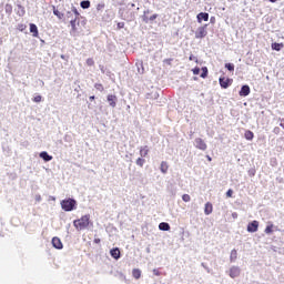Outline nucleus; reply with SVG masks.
I'll return each mask as SVG.
<instances>
[{
	"label": "nucleus",
	"mask_w": 284,
	"mask_h": 284,
	"mask_svg": "<svg viewBox=\"0 0 284 284\" xmlns=\"http://www.w3.org/2000/svg\"><path fill=\"white\" fill-rule=\"evenodd\" d=\"M192 72H193V74L199 75V74H201V68L195 67L194 69H192Z\"/></svg>",
	"instance_id": "nucleus-36"
},
{
	"label": "nucleus",
	"mask_w": 284,
	"mask_h": 284,
	"mask_svg": "<svg viewBox=\"0 0 284 284\" xmlns=\"http://www.w3.org/2000/svg\"><path fill=\"white\" fill-rule=\"evenodd\" d=\"M90 225V214L83 215L78 220L73 221V227L81 232V230H85Z\"/></svg>",
	"instance_id": "nucleus-2"
},
{
	"label": "nucleus",
	"mask_w": 284,
	"mask_h": 284,
	"mask_svg": "<svg viewBox=\"0 0 284 284\" xmlns=\"http://www.w3.org/2000/svg\"><path fill=\"white\" fill-rule=\"evenodd\" d=\"M236 256H237L236 250H232L231 251V261H235Z\"/></svg>",
	"instance_id": "nucleus-35"
},
{
	"label": "nucleus",
	"mask_w": 284,
	"mask_h": 284,
	"mask_svg": "<svg viewBox=\"0 0 284 284\" xmlns=\"http://www.w3.org/2000/svg\"><path fill=\"white\" fill-rule=\"evenodd\" d=\"M268 1H271V3H276L277 0H268Z\"/></svg>",
	"instance_id": "nucleus-47"
},
{
	"label": "nucleus",
	"mask_w": 284,
	"mask_h": 284,
	"mask_svg": "<svg viewBox=\"0 0 284 284\" xmlns=\"http://www.w3.org/2000/svg\"><path fill=\"white\" fill-rule=\"evenodd\" d=\"M103 8H105V4L103 3H100L97 6V10H103Z\"/></svg>",
	"instance_id": "nucleus-41"
},
{
	"label": "nucleus",
	"mask_w": 284,
	"mask_h": 284,
	"mask_svg": "<svg viewBox=\"0 0 284 284\" xmlns=\"http://www.w3.org/2000/svg\"><path fill=\"white\" fill-rule=\"evenodd\" d=\"M110 254L112 258H115V261H119V258H121V251L119 250V247L112 248L110 251Z\"/></svg>",
	"instance_id": "nucleus-13"
},
{
	"label": "nucleus",
	"mask_w": 284,
	"mask_h": 284,
	"mask_svg": "<svg viewBox=\"0 0 284 284\" xmlns=\"http://www.w3.org/2000/svg\"><path fill=\"white\" fill-rule=\"evenodd\" d=\"M60 205L64 212H72L77 210V200L69 197V199L62 200Z\"/></svg>",
	"instance_id": "nucleus-3"
},
{
	"label": "nucleus",
	"mask_w": 284,
	"mask_h": 284,
	"mask_svg": "<svg viewBox=\"0 0 284 284\" xmlns=\"http://www.w3.org/2000/svg\"><path fill=\"white\" fill-rule=\"evenodd\" d=\"M135 163H136V165H139V168H143V165H145V159L138 158Z\"/></svg>",
	"instance_id": "nucleus-26"
},
{
	"label": "nucleus",
	"mask_w": 284,
	"mask_h": 284,
	"mask_svg": "<svg viewBox=\"0 0 284 284\" xmlns=\"http://www.w3.org/2000/svg\"><path fill=\"white\" fill-rule=\"evenodd\" d=\"M89 99L90 101H94V95H91Z\"/></svg>",
	"instance_id": "nucleus-45"
},
{
	"label": "nucleus",
	"mask_w": 284,
	"mask_h": 284,
	"mask_svg": "<svg viewBox=\"0 0 284 284\" xmlns=\"http://www.w3.org/2000/svg\"><path fill=\"white\" fill-rule=\"evenodd\" d=\"M232 194H234V191L232 189H230L227 192H226V196L229 199H232Z\"/></svg>",
	"instance_id": "nucleus-38"
},
{
	"label": "nucleus",
	"mask_w": 284,
	"mask_h": 284,
	"mask_svg": "<svg viewBox=\"0 0 284 284\" xmlns=\"http://www.w3.org/2000/svg\"><path fill=\"white\" fill-rule=\"evenodd\" d=\"M94 88H95V90H98L99 92H103V90H105V88H103V84H101V83H95V84H94Z\"/></svg>",
	"instance_id": "nucleus-31"
},
{
	"label": "nucleus",
	"mask_w": 284,
	"mask_h": 284,
	"mask_svg": "<svg viewBox=\"0 0 284 284\" xmlns=\"http://www.w3.org/2000/svg\"><path fill=\"white\" fill-rule=\"evenodd\" d=\"M41 95H36L34 98H33V101H34V103H41Z\"/></svg>",
	"instance_id": "nucleus-37"
},
{
	"label": "nucleus",
	"mask_w": 284,
	"mask_h": 284,
	"mask_svg": "<svg viewBox=\"0 0 284 284\" xmlns=\"http://www.w3.org/2000/svg\"><path fill=\"white\" fill-rule=\"evenodd\" d=\"M159 230H162V232H169L170 224L165 223V222H162V223L159 224Z\"/></svg>",
	"instance_id": "nucleus-22"
},
{
	"label": "nucleus",
	"mask_w": 284,
	"mask_h": 284,
	"mask_svg": "<svg viewBox=\"0 0 284 284\" xmlns=\"http://www.w3.org/2000/svg\"><path fill=\"white\" fill-rule=\"evenodd\" d=\"M206 28L207 26L197 28V30L195 31V39H205V37H207Z\"/></svg>",
	"instance_id": "nucleus-5"
},
{
	"label": "nucleus",
	"mask_w": 284,
	"mask_h": 284,
	"mask_svg": "<svg viewBox=\"0 0 284 284\" xmlns=\"http://www.w3.org/2000/svg\"><path fill=\"white\" fill-rule=\"evenodd\" d=\"M189 59H190V61H192V55Z\"/></svg>",
	"instance_id": "nucleus-49"
},
{
	"label": "nucleus",
	"mask_w": 284,
	"mask_h": 284,
	"mask_svg": "<svg viewBox=\"0 0 284 284\" xmlns=\"http://www.w3.org/2000/svg\"><path fill=\"white\" fill-rule=\"evenodd\" d=\"M148 14H150V10L143 11L142 21L144 23L156 21V19H159V14H156V13L152 14L151 17H148Z\"/></svg>",
	"instance_id": "nucleus-4"
},
{
	"label": "nucleus",
	"mask_w": 284,
	"mask_h": 284,
	"mask_svg": "<svg viewBox=\"0 0 284 284\" xmlns=\"http://www.w3.org/2000/svg\"><path fill=\"white\" fill-rule=\"evenodd\" d=\"M229 276L231 278H236V277L241 276V268L239 266L231 267L229 271Z\"/></svg>",
	"instance_id": "nucleus-7"
},
{
	"label": "nucleus",
	"mask_w": 284,
	"mask_h": 284,
	"mask_svg": "<svg viewBox=\"0 0 284 284\" xmlns=\"http://www.w3.org/2000/svg\"><path fill=\"white\" fill-rule=\"evenodd\" d=\"M282 122H284V119L282 120Z\"/></svg>",
	"instance_id": "nucleus-52"
},
{
	"label": "nucleus",
	"mask_w": 284,
	"mask_h": 284,
	"mask_svg": "<svg viewBox=\"0 0 284 284\" xmlns=\"http://www.w3.org/2000/svg\"><path fill=\"white\" fill-rule=\"evenodd\" d=\"M4 10H6L7 14H12V4L7 3L4 6Z\"/></svg>",
	"instance_id": "nucleus-29"
},
{
	"label": "nucleus",
	"mask_w": 284,
	"mask_h": 284,
	"mask_svg": "<svg viewBox=\"0 0 284 284\" xmlns=\"http://www.w3.org/2000/svg\"><path fill=\"white\" fill-rule=\"evenodd\" d=\"M26 28H28V26H26L24 23L18 24V30H19L20 32H23V31L26 30Z\"/></svg>",
	"instance_id": "nucleus-34"
},
{
	"label": "nucleus",
	"mask_w": 284,
	"mask_h": 284,
	"mask_svg": "<svg viewBox=\"0 0 284 284\" xmlns=\"http://www.w3.org/2000/svg\"><path fill=\"white\" fill-rule=\"evenodd\" d=\"M207 73H209V71H207V67H203L202 68V73H201V78L202 79H207Z\"/></svg>",
	"instance_id": "nucleus-28"
},
{
	"label": "nucleus",
	"mask_w": 284,
	"mask_h": 284,
	"mask_svg": "<svg viewBox=\"0 0 284 284\" xmlns=\"http://www.w3.org/2000/svg\"><path fill=\"white\" fill-rule=\"evenodd\" d=\"M61 59H64V57H63V55H61Z\"/></svg>",
	"instance_id": "nucleus-51"
},
{
	"label": "nucleus",
	"mask_w": 284,
	"mask_h": 284,
	"mask_svg": "<svg viewBox=\"0 0 284 284\" xmlns=\"http://www.w3.org/2000/svg\"><path fill=\"white\" fill-rule=\"evenodd\" d=\"M207 161H212V156L206 155Z\"/></svg>",
	"instance_id": "nucleus-44"
},
{
	"label": "nucleus",
	"mask_w": 284,
	"mask_h": 284,
	"mask_svg": "<svg viewBox=\"0 0 284 284\" xmlns=\"http://www.w3.org/2000/svg\"><path fill=\"white\" fill-rule=\"evenodd\" d=\"M265 234H272L274 232V224L270 223L264 230Z\"/></svg>",
	"instance_id": "nucleus-24"
},
{
	"label": "nucleus",
	"mask_w": 284,
	"mask_h": 284,
	"mask_svg": "<svg viewBox=\"0 0 284 284\" xmlns=\"http://www.w3.org/2000/svg\"><path fill=\"white\" fill-rule=\"evenodd\" d=\"M271 48H272V50H275L276 52H281V50H283V43L274 42V43H272Z\"/></svg>",
	"instance_id": "nucleus-21"
},
{
	"label": "nucleus",
	"mask_w": 284,
	"mask_h": 284,
	"mask_svg": "<svg viewBox=\"0 0 284 284\" xmlns=\"http://www.w3.org/2000/svg\"><path fill=\"white\" fill-rule=\"evenodd\" d=\"M244 139H246V141H252L254 139V132H252L251 130H246L244 132Z\"/></svg>",
	"instance_id": "nucleus-19"
},
{
	"label": "nucleus",
	"mask_w": 284,
	"mask_h": 284,
	"mask_svg": "<svg viewBox=\"0 0 284 284\" xmlns=\"http://www.w3.org/2000/svg\"><path fill=\"white\" fill-rule=\"evenodd\" d=\"M122 28H125V22L118 23V30H122Z\"/></svg>",
	"instance_id": "nucleus-39"
},
{
	"label": "nucleus",
	"mask_w": 284,
	"mask_h": 284,
	"mask_svg": "<svg viewBox=\"0 0 284 284\" xmlns=\"http://www.w3.org/2000/svg\"><path fill=\"white\" fill-rule=\"evenodd\" d=\"M164 63H168V65H172V59H165Z\"/></svg>",
	"instance_id": "nucleus-42"
},
{
	"label": "nucleus",
	"mask_w": 284,
	"mask_h": 284,
	"mask_svg": "<svg viewBox=\"0 0 284 284\" xmlns=\"http://www.w3.org/2000/svg\"><path fill=\"white\" fill-rule=\"evenodd\" d=\"M160 170L162 174H168V170H170V165H168V162L162 161L160 165Z\"/></svg>",
	"instance_id": "nucleus-18"
},
{
	"label": "nucleus",
	"mask_w": 284,
	"mask_h": 284,
	"mask_svg": "<svg viewBox=\"0 0 284 284\" xmlns=\"http://www.w3.org/2000/svg\"><path fill=\"white\" fill-rule=\"evenodd\" d=\"M247 232H251V233L258 232V221L254 220L253 222L248 223Z\"/></svg>",
	"instance_id": "nucleus-9"
},
{
	"label": "nucleus",
	"mask_w": 284,
	"mask_h": 284,
	"mask_svg": "<svg viewBox=\"0 0 284 284\" xmlns=\"http://www.w3.org/2000/svg\"><path fill=\"white\" fill-rule=\"evenodd\" d=\"M233 219H236V216H239L236 213L232 214Z\"/></svg>",
	"instance_id": "nucleus-46"
},
{
	"label": "nucleus",
	"mask_w": 284,
	"mask_h": 284,
	"mask_svg": "<svg viewBox=\"0 0 284 284\" xmlns=\"http://www.w3.org/2000/svg\"><path fill=\"white\" fill-rule=\"evenodd\" d=\"M132 276H133V278H135L136 281H139V278H141V270H139V268H133V271H132Z\"/></svg>",
	"instance_id": "nucleus-23"
},
{
	"label": "nucleus",
	"mask_w": 284,
	"mask_h": 284,
	"mask_svg": "<svg viewBox=\"0 0 284 284\" xmlns=\"http://www.w3.org/2000/svg\"><path fill=\"white\" fill-rule=\"evenodd\" d=\"M150 154V146L144 145L140 148V156L142 159H145V156H148Z\"/></svg>",
	"instance_id": "nucleus-12"
},
{
	"label": "nucleus",
	"mask_w": 284,
	"mask_h": 284,
	"mask_svg": "<svg viewBox=\"0 0 284 284\" xmlns=\"http://www.w3.org/2000/svg\"><path fill=\"white\" fill-rule=\"evenodd\" d=\"M52 245L55 247V250H63V243L61 242V239L53 237L52 239Z\"/></svg>",
	"instance_id": "nucleus-10"
},
{
	"label": "nucleus",
	"mask_w": 284,
	"mask_h": 284,
	"mask_svg": "<svg viewBox=\"0 0 284 284\" xmlns=\"http://www.w3.org/2000/svg\"><path fill=\"white\" fill-rule=\"evenodd\" d=\"M250 85H243L240 90V97H250Z\"/></svg>",
	"instance_id": "nucleus-16"
},
{
	"label": "nucleus",
	"mask_w": 284,
	"mask_h": 284,
	"mask_svg": "<svg viewBox=\"0 0 284 284\" xmlns=\"http://www.w3.org/2000/svg\"><path fill=\"white\" fill-rule=\"evenodd\" d=\"M153 274L154 276H161V272L159 271V268H154Z\"/></svg>",
	"instance_id": "nucleus-40"
},
{
	"label": "nucleus",
	"mask_w": 284,
	"mask_h": 284,
	"mask_svg": "<svg viewBox=\"0 0 284 284\" xmlns=\"http://www.w3.org/2000/svg\"><path fill=\"white\" fill-rule=\"evenodd\" d=\"M53 14L55 17H58V19H62L63 18V13L61 11H59V9H57V7L53 6Z\"/></svg>",
	"instance_id": "nucleus-25"
},
{
	"label": "nucleus",
	"mask_w": 284,
	"mask_h": 284,
	"mask_svg": "<svg viewBox=\"0 0 284 284\" xmlns=\"http://www.w3.org/2000/svg\"><path fill=\"white\" fill-rule=\"evenodd\" d=\"M197 21H199V23H201V21H210V13H207V12L199 13Z\"/></svg>",
	"instance_id": "nucleus-14"
},
{
	"label": "nucleus",
	"mask_w": 284,
	"mask_h": 284,
	"mask_svg": "<svg viewBox=\"0 0 284 284\" xmlns=\"http://www.w3.org/2000/svg\"><path fill=\"white\" fill-rule=\"evenodd\" d=\"M75 17L70 20V34L71 37H79L81 32H83V28L81 27V19L79 18V11L74 10Z\"/></svg>",
	"instance_id": "nucleus-1"
},
{
	"label": "nucleus",
	"mask_w": 284,
	"mask_h": 284,
	"mask_svg": "<svg viewBox=\"0 0 284 284\" xmlns=\"http://www.w3.org/2000/svg\"><path fill=\"white\" fill-rule=\"evenodd\" d=\"M40 159H43V161H52V155H50V154H48V152H45V151H42L41 153H40Z\"/></svg>",
	"instance_id": "nucleus-20"
},
{
	"label": "nucleus",
	"mask_w": 284,
	"mask_h": 284,
	"mask_svg": "<svg viewBox=\"0 0 284 284\" xmlns=\"http://www.w3.org/2000/svg\"><path fill=\"white\" fill-rule=\"evenodd\" d=\"M68 14H72V12H68Z\"/></svg>",
	"instance_id": "nucleus-50"
},
{
	"label": "nucleus",
	"mask_w": 284,
	"mask_h": 284,
	"mask_svg": "<svg viewBox=\"0 0 284 284\" xmlns=\"http://www.w3.org/2000/svg\"><path fill=\"white\" fill-rule=\"evenodd\" d=\"M93 243H95L97 245H99V243H101V239L95 237V239L93 240Z\"/></svg>",
	"instance_id": "nucleus-43"
},
{
	"label": "nucleus",
	"mask_w": 284,
	"mask_h": 284,
	"mask_svg": "<svg viewBox=\"0 0 284 284\" xmlns=\"http://www.w3.org/2000/svg\"><path fill=\"white\" fill-rule=\"evenodd\" d=\"M225 68L230 71V72H234V64L233 63H226Z\"/></svg>",
	"instance_id": "nucleus-33"
},
{
	"label": "nucleus",
	"mask_w": 284,
	"mask_h": 284,
	"mask_svg": "<svg viewBox=\"0 0 284 284\" xmlns=\"http://www.w3.org/2000/svg\"><path fill=\"white\" fill-rule=\"evenodd\" d=\"M106 101L109 102L111 108H116V101H118L116 95L109 94L106 98Z\"/></svg>",
	"instance_id": "nucleus-11"
},
{
	"label": "nucleus",
	"mask_w": 284,
	"mask_h": 284,
	"mask_svg": "<svg viewBox=\"0 0 284 284\" xmlns=\"http://www.w3.org/2000/svg\"><path fill=\"white\" fill-rule=\"evenodd\" d=\"M233 82L234 80L230 78H220V85L221 88H223V90H227V88H230V85H232Z\"/></svg>",
	"instance_id": "nucleus-6"
},
{
	"label": "nucleus",
	"mask_w": 284,
	"mask_h": 284,
	"mask_svg": "<svg viewBox=\"0 0 284 284\" xmlns=\"http://www.w3.org/2000/svg\"><path fill=\"white\" fill-rule=\"evenodd\" d=\"M212 212H214V206L212 205L211 202H207L204 206V214H206V216H210Z\"/></svg>",
	"instance_id": "nucleus-15"
},
{
	"label": "nucleus",
	"mask_w": 284,
	"mask_h": 284,
	"mask_svg": "<svg viewBox=\"0 0 284 284\" xmlns=\"http://www.w3.org/2000/svg\"><path fill=\"white\" fill-rule=\"evenodd\" d=\"M280 125H281V128H284L283 123H281Z\"/></svg>",
	"instance_id": "nucleus-48"
},
{
	"label": "nucleus",
	"mask_w": 284,
	"mask_h": 284,
	"mask_svg": "<svg viewBox=\"0 0 284 284\" xmlns=\"http://www.w3.org/2000/svg\"><path fill=\"white\" fill-rule=\"evenodd\" d=\"M195 148H197V150L205 151L207 150V144L205 143V141H203V139L197 138L195 139Z\"/></svg>",
	"instance_id": "nucleus-8"
},
{
	"label": "nucleus",
	"mask_w": 284,
	"mask_h": 284,
	"mask_svg": "<svg viewBox=\"0 0 284 284\" xmlns=\"http://www.w3.org/2000/svg\"><path fill=\"white\" fill-rule=\"evenodd\" d=\"M87 65H89V68H92V65H94V59L88 58L87 59Z\"/></svg>",
	"instance_id": "nucleus-32"
},
{
	"label": "nucleus",
	"mask_w": 284,
	"mask_h": 284,
	"mask_svg": "<svg viewBox=\"0 0 284 284\" xmlns=\"http://www.w3.org/2000/svg\"><path fill=\"white\" fill-rule=\"evenodd\" d=\"M80 6L83 8V10H88V8H90V0L82 1Z\"/></svg>",
	"instance_id": "nucleus-27"
},
{
	"label": "nucleus",
	"mask_w": 284,
	"mask_h": 284,
	"mask_svg": "<svg viewBox=\"0 0 284 284\" xmlns=\"http://www.w3.org/2000/svg\"><path fill=\"white\" fill-rule=\"evenodd\" d=\"M30 32L34 38L39 37V28L37 27V24L30 23Z\"/></svg>",
	"instance_id": "nucleus-17"
},
{
	"label": "nucleus",
	"mask_w": 284,
	"mask_h": 284,
	"mask_svg": "<svg viewBox=\"0 0 284 284\" xmlns=\"http://www.w3.org/2000/svg\"><path fill=\"white\" fill-rule=\"evenodd\" d=\"M182 200L184 201V203H190V201H192V197L190 196V194H183Z\"/></svg>",
	"instance_id": "nucleus-30"
}]
</instances>
